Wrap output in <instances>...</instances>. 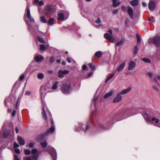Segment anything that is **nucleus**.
I'll return each mask as SVG.
<instances>
[{
  "label": "nucleus",
  "instance_id": "nucleus-27",
  "mask_svg": "<svg viewBox=\"0 0 160 160\" xmlns=\"http://www.w3.org/2000/svg\"><path fill=\"white\" fill-rule=\"evenodd\" d=\"M124 41V38H121V40L117 43L116 45L118 47L119 46L122 45Z\"/></svg>",
  "mask_w": 160,
  "mask_h": 160
},
{
  "label": "nucleus",
  "instance_id": "nucleus-35",
  "mask_svg": "<svg viewBox=\"0 0 160 160\" xmlns=\"http://www.w3.org/2000/svg\"><path fill=\"white\" fill-rule=\"evenodd\" d=\"M38 41L40 42L41 43H45V41L42 38H41L40 37H38Z\"/></svg>",
  "mask_w": 160,
  "mask_h": 160
},
{
  "label": "nucleus",
  "instance_id": "nucleus-52",
  "mask_svg": "<svg viewBox=\"0 0 160 160\" xmlns=\"http://www.w3.org/2000/svg\"><path fill=\"white\" fill-rule=\"evenodd\" d=\"M16 111L15 110H14L13 111V112L12 113V117H14L15 116L16 113Z\"/></svg>",
  "mask_w": 160,
  "mask_h": 160
},
{
  "label": "nucleus",
  "instance_id": "nucleus-6",
  "mask_svg": "<svg viewBox=\"0 0 160 160\" xmlns=\"http://www.w3.org/2000/svg\"><path fill=\"white\" fill-rule=\"evenodd\" d=\"M49 153L51 155L53 160H57V154L55 150L52 147H49L48 150Z\"/></svg>",
  "mask_w": 160,
  "mask_h": 160
},
{
  "label": "nucleus",
  "instance_id": "nucleus-36",
  "mask_svg": "<svg viewBox=\"0 0 160 160\" xmlns=\"http://www.w3.org/2000/svg\"><path fill=\"white\" fill-rule=\"evenodd\" d=\"M20 103V100L19 99H18L17 100V102L15 105V108L16 109H18L19 107Z\"/></svg>",
  "mask_w": 160,
  "mask_h": 160
},
{
  "label": "nucleus",
  "instance_id": "nucleus-49",
  "mask_svg": "<svg viewBox=\"0 0 160 160\" xmlns=\"http://www.w3.org/2000/svg\"><path fill=\"white\" fill-rule=\"evenodd\" d=\"M25 76L24 75H21L19 77V80L21 81L24 78Z\"/></svg>",
  "mask_w": 160,
  "mask_h": 160
},
{
  "label": "nucleus",
  "instance_id": "nucleus-22",
  "mask_svg": "<svg viewBox=\"0 0 160 160\" xmlns=\"http://www.w3.org/2000/svg\"><path fill=\"white\" fill-rule=\"evenodd\" d=\"M126 63L125 62H123L122 64H121L118 68L117 71L118 72H120L124 68Z\"/></svg>",
  "mask_w": 160,
  "mask_h": 160
},
{
  "label": "nucleus",
  "instance_id": "nucleus-26",
  "mask_svg": "<svg viewBox=\"0 0 160 160\" xmlns=\"http://www.w3.org/2000/svg\"><path fill=\"white\" fill-rule=\"evenodd\" d=\"M102 55V53L101 51H98L95 54V56L98 57V58H100Z\"/></svg>",
  "mask_w": 160,
  "mask_h": 160
},
{
  "label": "nucleus",
  "instance_id": "nucleus-56",
  "mask_svg": "<svg viewBox=\"0 0 160 160\" xmlns=\"http://www.w3.org/2000/svg\"><path fill=\"white\" fill-rule=\"evenodd\" d=\"M153 19H154V18L152 16L151 17V18H150L149 19V21L150 22H152L153 20Z\"/></svg>",
  "mask_w": 160,
  "mask_h": 160
},
{
  "label": "nucleus",
  "instance_id": "nucleus-20",
  "mask_svg": "<svg viewBox=\"0 0 160 160\" xmlns=\"http://www.w3.org/2000/svg\"><path fill=\"white\" fill-rule=\"evenodd\" d=\"M18 142L21 145H23L25 144V141L21 137L18 136Z\"/></svg>",
  "mask_w": 160,
  "mask_h": 160
},
{
  "label": "nucleus",
  "instance_id": "nucleus-41",
  "mask_svg": "<svg viewBox=\"0 0 160 160\" xmlns=\"http://www.w3.org/2000/svg\"><path fill=\"white\" fill-rule=\"evenodd\" d=\"M31 152L28 149H25L24 150L25 153L27 155H29Z\"/></svg>",
  "mask_w": 160,
  "mask_h": 160
},
{
  "label": "nucleus",
  "instance_id": "nucleus-59",
  "mask_svg": "<svg viewBox=\"0 0 160 160\" xmlns=\"http://www.w3.org/2000/svg\"><path fill=\"white\" fill-rule=\"evenodd\" d=\"M88 128H89L88 126V125H86V129L84 130V132H86V131L88 129Z\"/></svg>",
  "mask_w": 160,
  "mask_h": 160
},
{
  "label": "nucleus",
  "instance_id": "nucleus-60",
  "mask_svg": "<svg viewBox=\"0 0 160 160\" xmlns=\"http://www.w3.org/2000/svg\"><path fill=\"white\" fill-rule=\"evenodd\" d=\"M30 93H31L30 92L27 91L26 92L25 94L26 95H29L30 94Z\"/></svg>",
  "mask_w": 160,
  "mask_h": 160
},
{
  "label": "nucleus",
  "instance_id": "nucleus-61",
  "mask_svg": "<svg viewBox=\"0 0 160 160\" xmlns=\"http://www.w3.org/2000/svg\"><path fill=\"white\" fill-rule=\"evenodd\" d=\"M142 5L143 7H146L147 6V4L145 2L142 3Z\"/></svg>",
  "mask_w": 160,
  "mask_h": 160
},
{
  "label": "nucleus",
  "instance_id": "nucleus-29",
  "mask_svg": "<svg viewBox=\"0 0 160 160\" xmlns=\"http://www.w3.org/2000/svg\"><path fill=\"white\" fill-rule=\"evenodd\" d=\"M141 60L144 62L148 63H150L151 62L150 60L147 58H142Z\"/></svg>",
  "mask_w": 160,
  "mask_h": 160
},
{
  "label": "nucleus",
  "instance_id": "nucleus-46",
  "mask_svg": "<svg viewBox=\"0 0 160 160\" xmlns=\"http://www.w3.org/2000/svg\"><path fill=\"white\" fill-rule=\"evenodd\" d=\"M54 61V59L53 57H52L50 58V62L51 63H53Z\"/></svg>",
  "mask_w": 160,
  "mask_h": 160
},
{
  "label": "nucleus",
  "instance_id": "nucleus-23",
  "mask_svg": "<svg viewBox=\"0 0 160 160\" xmlns=\"http://www.w3.org/2000/svg\"><path fill=\"white\" fill-rule=\"evenodd\" d=\"M113 92L112 91H110L109 92L106 94L104 96V98H107L110 96H111Z\"/></svg>",
  "mask_w": 160,
  "mask_h": 160
},
{
  "label": "nucleus",
  "instance_id": "nucleus-30",
  "mask_svg": "<svg viewBox=\"0 0 160 160\" xmlns=\"http://www.w3.org/2000/svg\"><path fill=\"white\" fill-rule=\"evenodd\" d=\"M44 75L42 73H39L37 75L38 78L39 79H42L44 78Z\"/></svg>",
  "mask_w": 160,
  "mask_h": 160
},
{
  "label": "nucleus",
  "instance_id": "nucleus-3",
  "mask_svg": "<svg viewBox=\"0 0 160 160\" xmlns=\"http://www.w3.org/2000/svg\"><path fill=\"white\" fill-rule=\"evenodd\" d=\"M69 13L67 11H62L58 13V19L61 21H63L68 18Z\"/></svg>",
  "mask_w": 160,
  "mask_h": 160
},
{
  "label": "nucleus",
  "instance_id": "nucleus-7",
  "mask_svg": "<svg viewBox=\"0 0 160 160\" xmlns=\"http://www.w3.org/2000/svg\"><path fill=\"white\" fill-rule=\"evenodd\" d=\"M39 153V152L37 149L35 148L32 149L31 151V154L32 160H37Z\"/></svg>",
  "mask_w": 160,
  "mask_h": 160
},
{
  "label": "nucleus",
  "instance_id": "nucleus-8",
  "mask_svg": "<svg viewBox=\"0 0 160 160\" xmlns=\"http://www.w3.org/2000/svg\"><path fill=\"white\" fill-rule=\"evenodd\" d=\"M13 135V132H10L8 130H6L3 132L2 131L0 132V138H2L3 136L4 138H7L9 137L10 135Z\"/></svg>",
  "mask_w": 160,
  "mask_h": 160
},
{
  "label": "nucleus",
  "instance_id": "nucleus-19",
  "mask_svg": "<svg viewBox=\"0 0 160 160\" xmlns=\"http://www.w3.org/2000/svg\"><path fill=\"white\" fill-rule=\"evenodd\" d=\"M131 90L132 88L129 87L121 91L119 93L121 95H124L129 92Z\"/></svg>",
  "mask_w": 160,
  "mask_h": 160
},
{
  "label": "nucleus",
  "instance_id": "nucleus-55",
  "mask_svg": "<svg viewBox=\"0 0 160 160\" xmlns=\"http://www.w3.org/2000/svg\"><path fill=\"white\" fill-rule=\"evenodd\" d=\"M15 152L16 153L18 154H19L20 153V150L18 149H15Z\"/></svg>",
  "mask_w": 160,
  "mask_h": 160
},
{
  "label": "nucleus",
  "instance_id": "nucleus-18",
  "mask_svg": "<svg viewBox=\"0 0 160 160\" xmlns=\"http://www.w3.org/2000/svg\"><path fill=\"white\" fill-rule=\"evenodd\" d=\"M136 66V63L134 61H131L129 64L128 67V70H131L133 69Z\"/></svg>",
  "mask_w": 160,
  "mask_h": 160
},
{
  "label": "nucleus",
  "instance_id": "nucleus-28",
  "mask_svg": "<svg viewBox=\"0 0 160 160\" xmlns=\"http://www.w3.org/2000/svg\"><path fill=\"white\" fill-rule=\"evenodd\" d=\"M58 83L59 82L58 81L55 82L52 87V89L53 90L56 89L57 88V85Z\"/></svg>",
  "mask_w": 160,
  "mask_h": 160
},
{
  "label": "nucleus",
  "instance_id": "nucleus-2",
  "mask_svg": "<svg viewBox=\"0 0 160 160\" xmlns=\"http://www.w3.org/2000/svg\"><path fill=\"white\" fill-rule=\"evenodd\" d=\"M51 123L52 125V127L49 128L46 132L43 133L40 135L38 136L39 138L40 139H42L44 138L46 136H48L49 135V133L51 132H53L55 130L54 128V123L52 120V119H51Z\"/></svg>",
  "mask_w": 160,
  "mask_h": 160
},
{
  "label": "nucleus",
  "instance_id": "nucleus-17",
  "mask_svg": "<svg viewBox=\"0 0 160 160\" xmlns=\"http://www.w3.org/2000/svg\"><path fill=\"white\" fill-rule=\"evenodd\" d=\"M127 12L130 18H133V12L132 8L129 6H128Z\"/></svg>",
  "mask_w": 160,
  "mask_h": 160
},
{
  "label": "nucleus",
  "instance_id": "nucleus-25",
  "mask_svg": "<svg viewBox=\"0 0 160 160\" xmlns=\"http://www.w3.org/2000/svg\"><path fill=\"white\" fill-rule=\"evenodd\" d=\"M42 115L43 116V118L44 119L46 120L47 119V117L46 115V114L45 110L43 107H42Z\"/></svg>",
  "mask_w": 160,
  "mask_h": 160
},
{
  "label": "nucleus",
  "instance_id": "nucleus-24",
  "mask_svg": "<svg viewBox=\"0 0 160 160\" xmlns=\"http://www.w3.org/2000/svg\"><path fill=\"white\" fill-rule=\"evenodd\" d=\"M48 44H46L45 46L44 45L42 44L40 46V49L41 51H44L46 49L48 48Z\"/></svg>",
  "mask_w": 160,
  "mask_h": 160
},
{
  "label": "nucleus",
  "instance_id": "nucleus-62",
  "mask_svg": "<svg viewBox=\"0 0 160 160\" xmlns=\"http://www.w3.org/2000/svg\"><path fill=\"white\" fill-rule=\"evenodd\" d=\"M67 60L69 63H71V60L69 58H67Z\"/></svg>",
  "mask_w": 160,
  "mask_h": 160
},
{
  "label": "nucleus",
  "instance_id": "nucleus-32",
  "mask_svg": "<svg viewBox=\"0 0 160 160\" xmlns=\"http://www.w3.org/2000/svg\"><path fill=\"white\" fill-rule=\"evenodd\" d=\"M54 20L52 18H50L48 22V24L49 25H52V24L54 23Z\"/></svg>",
  "mask_w": 160,
  "mask_h": 160
},
{
  "label": "nucleus",
  "instance_id": "nucleus-39",
  "mask_svg": "<svg viewBox=\"0 0 160 160\" xmlns=\"http://www.w3.org/2000/svg\"><path fill=\"white\" fill-rule=\"evenodd\" d=\"M138 51V48L137 46L134 47V50L133 51L134 53L136 54L137 53Z\"/></svg>",
  "mask_w": 160,
  "mask_h": 160
},
{
  "label": "nucleus",
  "instance_id": "nucleus-64",
  "mask_svg": "<svg viewBox=\"0 0 160 160\" xmlns=\"http://www.w3.org/2000/svg\"><path fill=\"white\" fill-rule=\"evenodd\" d=\"M157 78L158 80H160V75H157Z\"/></svg>",
  "mask_w": 160,
  "mask_h": 160
},
{
  "label": "nucleus",
  "instance_id": "nucleus-48",
  "mask_svg": "<svg viewBox=\"0 0 160 160\" xmlns=\"http://www.w3.org/2000/svg\"><path fill=\"white\" fill-rule=\"evenodd\" d=\"M94 22L96 23L100 24L101 22V20L99 18H98V19Z\"/></svg>",
  "mask_w": 160,
  "mask_h": 160
},
{
  "label": "nucleus",
  "instance_id": "nucleus-40",
  "mask_svg": "<svg viewBox=\"0 0 160 160\" xmlns=\"http://www.w3.org/2000/svg\"><path fill=\"white\" fill-rule=\"evenodd\" d=\"M97 99V97H94L92 100V104L93 103L94 106H95V102Z\"/></svg>",
  "mask_w": 160,
  "mask_h": 160
},
{
  "label": "nucleus",
  "instance_id": "nucleus-15",
  "mask_svg": "<svg viewBox=\"0 0 160 160\" xmlns=\"http://www.w3.org/2000/svg\"><path fill=\"white\" fill-rule=\"evenodd\" d=\"M122 99V97L119 93H118L116 97L113 100V102L114 103L121 102Z\"/></svg>",
  "mask_w": 160,
  "mask_h": 160
},
{
  "label": "nucleus",
  "instance_id": "nucleus-12",
  "mask_svg": "<svg viewBox=\"0 0 160 160\" xmlns=\"http://www.w3.org/2000/svg\"><path fill=\"white\" fill-rule=\"evenodd\" d=\"M55 10V8L53 6H48L45 9L46 13L47 14L51 13Z\"/></svg>",
  "mask_w": 160,
  "mask_h": 160
},
{
  "label": "nucleus",
  "instance_id": "nucleus-47",
  "mask_svg": "<svg viewBox=\"0 0 160 160\" xmlns=\"http://www.w3.org/2000/svg\"><path fill=\"white\" fill-rule=\"evenodd\" d=\"M23 160H31V158L30 157H26L23 158Z\"/></svg>",
  "mask_w": 160,
  "mask_h": 160
},
{
  "label": "nucleus",
  "instance_id": "nucleus-44",
  "mask_svg": "<svg viewBox=\"0 0 160 160\" xmlns=\"http://www.w3.org/2000/svg\"><path fill=\"white\" fill-rule=\"evenodd\" d=\"M152 88L153 89L157 91V92H159V90L157 87L155 85H153L152 86Z\"/></svg>",
  "mask_w": 160,
  "mask_h": 160
},
{
  "label": "nucleus",
  "instance_id": "nucleus-31",
  "mask_svg": "<svg viewBox=\"0 0 160 160\" xmlns=\"http://www.w3.org/2000/svg\"><path fill=\"white\" fill-rule=\"evenodd\" d=\"M41 21L42 22L44 23L47 22V20L45 19V18L43 16H41L40 17Z\"/></svg>",
  "mask_w": 160,
  "mask_h": 160
},
{
  "label": "nucleus",
  "instance_id": "nucleus-34",
  "mask_svg": "<svg viewBox=\"0 0 160 160\" xmlns=\"http://www.w3.org/2000/svg\"><path fill=\"white\" fill-rule=\"evenodd\" d=\"M25 20L27 24L28 25V30H29L30 31H31L32 30V26L31 25L29 24L27 21L26 20Z\"/></svg>",
  "mask_w": 160,
  "mask_h": 160
},
{
  "label": "nucleus",
  "instance_id": "nucleus-50",
  "mask_svg": "<svg viewBox=\"0 0 160 160\" xmlns=\"http://www.w3.org/2000/svg\"><path fill=\"white\" fill-rule=\"evenodd\" d=\"M13 146L15 148H17L19 147L18 144L15 142H14Z\"/></svg>",
  "mask_w": 160,
  "mask_h": 160
},
{
  "label": "nucleus",
  "instance_id": "nucleus-33",
  "mask_svg": "<svg viewBox=\"0 0 160 160\" xmlns=\"http://www.w3.org/2000/svg\"><path fill=\"white\" fill-rule=\"evenodd\" d=\"M136 36L137 38V42L138 43H139L141 41V38L139 35L138 34H136Z\"/></svg>",
  "mask_w": 160,
  "mask_h": 160
},
{
  "label": "nucleus",
  "instance_id": "nucleus-51",
  "mask_svg": "<svg viewBox=\"0 0 160 160\" xmlns=\"http://www.w3.org/2000/svg\"><path fill=\"white\" fill-rule=\"evenodd\" d=\"M148 74L150 78H151L153 76V74L151 72H148Z\"/></svg>",
  "mask_w": 160,
  "mask_h": 160
},
{
  "label": "nucleus",
  "instance_id": "nucleus-57",
  "mask_svg": "<svg viewBox=\"0 0 160 160\" xmlns=\"http://www.w3.org/2000/svg\"><path fill=\"white\" fill-rule=\"evenodd\" d=\"M30 148H32L33 146V144L32 143H30L29 145Z\"/></svg>",
  "mask_w": 160,
  "mask_h": 160
},
{
  "label": "nucleus",
  "instance_id": "nucleus-58",
  "mask_svg": "<svg viewBox=\"0 0 160 160\" xmlns=\"http://www.w3.org/2000/svg\"><path fill=\"white\" fill-rule=\"evenodd\" d=\"M4 148V146H2L0 148V154H1V152L2 151V150Z\"/></svg>",
  "mask_w": 160,
  "mask_h": 160
},
{
  "label": "nucleus",
  "instance_id": "nucleus-10",
  "mask_svg": "<svg viewBox=\"0 0 160 160\" xmlns=\"http://www.w3.org/2000/svg\"><path fill=\"white\" fill-rule=\"evenodd\" d=\"M142 114L147 122L149 123L151 119L149 115H148L147 113L145 111L143 112H142Z\"/></svg>",
  "mask_w": 160,
  "mask_h": 160
},
{
  "label": "nucleus",
  "instance_id": "nucleus-14",
  "mask_svg": "<svg viewBox=\"0 0 160 160\" xmlns=\"http://www.w3.org/2000/svg\"><path fill=\"white\" fill-rule=\"evenodd\" d=\"M69 72L67 70L62 71L59 70L58 71V77L59 78H62L64 77V75L67 74L69 73Z\"/></svg>",
  "mask_w": 160,
  "mask_h": 160
},
{
  "label": "nucleus",
  "instance_id": "nucleus-11",
  "mask_svg": "<svg viewBox=\"0 0 160 160\" xmlns=\"http://www.w3.org/2000/svg\"><path fill=\"white\" fill-rule=\"evenodd\" d=\"M26 12L28 18L29 19L31 22H34V20L31 16L30 10L28 6L26 8Z\"/></svg>",
  "mask_w": 160,
  "mask_h": 160
},
{
  "label": "nucleus",
  "instance_id": "nucleus-9",
  "mask_svg": "<svg viewBox=\"0 0 160 160\" xmlns=\"http://www.w3.org/2000/svg\"><path fill=\"white\" fill-rule=\"evenodd\" d=\"M104 38L106 39L109 41L111 42H115V39L112 35H109L108 33H106L104 35Z\"/></svg>",
  "mask_w": 160,
  "mask_h": 160
},
{
  "label": "nucleus",
  "instance_id": "nucleus-42",
  "mask_svg": "<svg viewBox=\"0 0 160 160\" xmlns=\"http://www.w3.org/2000/svg\"><path fill=\"white\" fill-rule=\"evenodd\" d=\"M89 67L93 70H94L95 69V67L94 66H93L91 63H90L89 64Z\"/></svg>",
  "mask_w": 160,
  "mask_h": 160
},
{
  "label": "nucleus",
  "instance_id": "nucleus-1",
  "mask_svg": "<svg viewBox=\"0 0 160 160\" xmlns=\"http://www.w3.org/2000/svg\"><path fill=\"white\" fill-rule=\"evenodd\" d=\"M148 42L150 44H153L157 47L160 46V37L155 36L148 39Z\"/></svg>",
  "mask_w": 160,
  "mask_h": 160
},
{
  "label": "nucleus",
  "instance_id": "nucleus-5",
  "mask_svg": "<svg viewBox=\"0 0 160 160\" xmlns=\"http://www.w3.org/2000/svg\"><path fill=\"white\" fill-rule=\"evenodd\" d=\"M71 85L69 84H66L63 85L61 88L62 92L65 94L69 93L71 90Z\"/></svg>",
  "mask_w": 160,
  "mask_h": 160
},
{
  "label": "nucleus",
  "instance_id": "nucleus-13",
  "mask_svg": "<svg viewBox=\"0 0 160 160\" xmlns=\"http://www.w3.org/2000/svg\"><path fill=\"white\" fill-rule=\"evenodd\" d=\"M34 59L37 62H41L43 61L44 59V57L40 55H35Z\"/></svg>",
  "mask_w": 160,
  "mask_h": 160
},
{
  "label": "nucleus",
  "instance_id": "nucleus-37",
  "mask_svg": "<svg viewBox=\"0 0 160 160\" xmlns=\"http://www.w3.org/2000/svg\"><path fill=\"white\" fill-rule=\"evenodd\" d=\"M10 99V98L9 97L6 98L5 99L4 101V103L6 106L8 105L7 102H8L9 101Z\"/></svg>",
  "mask_w": 160,
  "mask_h": 160
},
{
  "label": "nucleus",
  "instance_id": "nucleus-21",
  "mask_svg": "<svg viewBox=\"0 0 160 160\" xmlns=\"http://www.w3.org/2000/svg\"><path fill=\"white\" fill-rule=\"evenodd\" d=\"M139 3L138 0H133L130 2V3L131 5L132 6H137Z\"/></svg>",
  "mask_w": 160,
  "mask_h": 160
},
{
  "label": "nucleus",
  "instance_id": "nucleus-45",
  "mask_svg": "<svg viewBox=\"0 0 160 160\" xmlns=\"http://www.w3.org/2000/svg\"><path fill=\"white\" fill-rule=\"evenodd\" d=\"M14 160H19L18 155H14Z\"/></svg>",
  "mask_w": 160,
  "mask_h": 160
},
{
  "label": "nucleus",
  "instance_id": "nucleus-4",
  "mask_svg": "<svg viewBox=\"0 0 160 160\" xmlns=\"http://www.w3.org/2000/svg\"><path fill=\"white\" fill-rule=\"evenodd\" d=\"M149 123L153 124L156 126L160 128V121L155 116L151 118Z\"/></svg>",
  "mask_w": 160,
  "mask_h": 160
},
{
  "label": "nucleus",
  "instance_id": "nucleus-43",
  "mask_svg": "<svg viewBox=\"0 0 160 160\" xmlns=\"http://www.w3.org/2000/svg\"><path fill=\"white\" fill-rule=\"evenodd\" d=\"M119 9L114 10H113L112 13L114 15L116 14L118 11Z\"/></svg>",
  "mask_w": 160,
  "mask_h": 160
},
{
  "label": "nucleus",
  "instance_id": "nucleus-38",
  "mask_svg": "<svg viewBox=\"0 0 160 160\" xmlns=\"http://www.w3.org/2000/svg\"><path fill=\"white\" fill-rule=\"evenodd\" d=\"M41 144L43 148L45 147L47 145V143L46 141H45L43 142H42L41 143Z\"/></svg>",
  "mask_w": 160,
  "mask_h": 160
},
{
  "label": "nucleus",
  "instance_id": "nucleus-63",
  "mask_svg": "<svg viewBox=\"0 0 160 160\" xmlns=\"http://www.w3.org/2000/svg\"><path fill=\"white\" fill-rule=\"evenodd\" d=\"M92 74V72H90L89 74H88V76H87V77H90Z\"/></svg>",
  "mask_w": 160,
  "mask_h": 160
},
{
  "label": "nucleus",
  "instance_id": "nucleus-53",
  "mask_svg": "<svg viewBox=\"0 0 160 160\" xmlns=\"http://www.w3.org/2000/svg\"><path fill=\"white\" fill-rule=\"evenodd\" d=\"M87 68V67L85 65H84L82 66V69L83 70H86V69Z\"/></svg>",
  "mask_w": 160,
  "mask_h": 160
},
{
  "label": "nucleus",
  "instance_id": "nucleus-54",
  "mask_svg": "<svg viewBox=\"0 0 160 160\" xmlns=\"http://www.w3.org/2000/svg\"><path fill=\"white\" fill-rule=\"evenodd\" d=\"M39 5H43V2L42 1H40L38 2Z\"/></svg>",
  "mask_w": 160,
  "mask_h": 160
},
{
  "label": "nucleus",
  "instance_id": "nucleus-16",
  "mask_svg": "<svg viewBox=\"0 0 160 160\" xmlns=\"http://www.w3.org/2000/svg\"><path fill=\"white\" fill-rule=\"evenodd\" d=\"M148 7L149 9L151 11H153L155 8V2L152 1L149 2Z\"/></svg>",
  "mask_w": 160,
  "mask_h": 160
}]
</instances>
